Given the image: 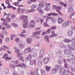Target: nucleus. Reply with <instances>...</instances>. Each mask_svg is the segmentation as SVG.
<instances>
[{"instance_id":"1","label":"nucleus","mask_w":75,"mask_h":75,"mask_svg":"<svg viewBox=\"0 0 75 75\" xmlns=\"http://www.w3.org/2000/svg\"><path fill=\"white\" fill-rule=\"evenodd\" d=\"M25 18V19L23 21V27L24 28H27V26L28 24V19H27L28 18V17L24 15H21L20 16V19H21V20H23V19Z\"/></svg>"},{"instance_id":"2","label":"nucleus","mask_w":75,"mask_h":75,"mask_svg":"<svg viewBox=\"0 0 75 75\" xmlns=\"http://www.w3.org/2000/svg\"><path fill=\"white\" fill-rule=\"evenodd\" d=\"M72 41H74L71 44V45L73 46L74 48L72 47V46L69 45H67V47L69 50H72V51H75V38H72Z\"/></svg>"},{"instance_id":"3","label":"nucleus","mask_w":75,"mask_h":75,"mask_svg":"<svg viewBox=\"0 0 75 75\" xmlns=\"http://www.w3.org/2000/svg\"><path fill=\"white\" fill-rule=\"evenodd\" d=\"M59 74L60 75H70V71L65 70L64 69H62L60 70Z\"/></svg>"},{"instance_id":"4","label":"nucleus","mask_w":75,"mask_h":75,"mask_svg":"<svg viewBox=\"0 0 75 75\" xmlns=\"http://www.w3.org/2000/svg\"><path fill=\"white\" fill-rule=\"evenodd\" d=\"M11 20V18H8V20L1 18V21H4L2 23V25H3V26H6L8 24L7 23H9V22Z\"/></svg>"},{"instance_id":"5","label":"nucleus","mask_w":75,"mask_h":75,"mask_svg":"<svg viewBox=\"0 0 75 75\" xmlns=\"http://www.w3.org/2000/svg\"><path fill=\"white\" fill-rule=\"evenodd\" d=\"M53 8L54 9H56V11L61 16H62V14L61 13L60 11L61 10V6H58L54 5H53L52 6Z\"/></svg>"},{"instance_id":"6","label":"nucleus","mask_w":75,"mask_h":75,"mask_svg":"<svg viewBox=\"0 0 75 75\" xmlns=\"http://www.w3.org/2000/svg\"><path fill=\"white\" fill-rule=\"evenodd\" d=\"M35 50V48L34 47L31 49L30 47H29L25 49L24 52L25 54L28 53V52H31L33 51L34 50Z\"/></svg>"},{"instance_id":"7","label":"nucleus","mask_w":75,"mask_h":75,"mask_svg":"<svg viewBox=\"0 0 75 75\" xmlns=\"http://www.w3.org/2000/svg\"><path fill=\"white\" fill-rule=\"evenodd\" d=\"M45 52V51L44 50V49L40 50V55L39 57H38V59L40 60V59H41L42 58H43V57H44V54Z\"/></svg>"},{"instance_id":"8","label":"nucleus","mask_w":75,"mask_h":75,"mask_svg":"<svg viewBox=\"0 0 75 75\" xmlns=\"http://www.w3.org/2000/svg\"><path fill=\"white\" fill-rule=\"evenodd\" d=\"M75 57L74 55L71 54L69 55L67 57V61H70L72 60V59H75Z\"/></svg>"},{"instance_id":"9","label":"nucleus","mask_w":75,"mask_h":75,"mask_svg":"<svg viewBox=\"0 0 75 75\" xmlns=\"http://www.w3.org/2000/svg\"><path fill=\"white\" fill-rule=\"evenodd\" d=\"M35 21L34 20H32L30 21L29 25L30 27H33L35 26Z\"/></svg>"},{"instance_id":"10","label":"nucleus","mask_w":75,"mask_h":75,"mask_svg":"<svg viewBox=\"0 0 75 75\" xmlns=\"http://www.w3.org/2000/svg\"><path fill=\"white\" fill-rule=\"evenodd\" d=\"M69 23H71V22H65L63 23L62 24V27H68V26H69Z\"/></svg>"},{"instance_id":"11","label":"nucleus","mask_w":75,"mask_h":75,"mask_svg":"<svg viewBox=\"0 0 75 75\" xmlns=\"http://www.w3.org/2000/svg\"><path fill=\"white\" fill-rule=\"evenodd\" d=\"M50 59L46 57L43 59V62L45 64H48L49 62Z\"/></svg>"},{"instance_id":"12","label":"nucleus","mask_w":75,"mask_h":75,"mask_svg":"<svg viewBox=\"0 0 75 75\" xmlns=\"http://www.w3.org/2000/svg\"><path fill=\"white\" fill-rule=\"evenodd\" d=\"M45 4L44 3V0H42V1H41L40 3L39 4L38 6L39 7H43L45 6L44 5Z\"/></svg>"},{"instance_id":"13","label":"nucleus","mask_w":75,"mask_h":75,"mask_svg":"<svg viewBox=\"0 0 75 75\" xmlns=\"http://www.w3.org/2000/svg\"><path fill=\"white\" fill-rule=\"evenodd\" d=\"M64 54L65 55H69L71 54V51L68 49H65L63 51Z\"/></svg>"},{"instance_id":"14","label":"nucleus","mask_w":75,"mask_h":75,"mask_svg":"<svg viewBox=\"0 0 75 75\" xmlns=\"http://www.w3.org/2000/svg\"><path fill=\"white\" fill-rule=\"evenodd\" d=\"M63 41L64 42H65V43H69V42H71L73 41L68 39H64Z\"/></svg>"},{"instance_id":"15","label":"nucleus","mask_w":75,"mask_h":75,"mask_svg":"<svg viewBox=\"0 0 75 75\" xmlns=\"http://www.w3.org/2000/svg\"><path fill=\"white\" fill-rule=\"evenodd\" d=\"M34 74L35 75H40V74H38V69L37 70H35L33 72V71H31L30 73V74H31V75H34V74Z\"/></svg>"},{"instance_id":"16","label":"nucleus","mask_w":75,"mask_h":75,"mask_svg":"<svg viewBox=\"0 0 75 75\" xmlns=\"http://www.w3.org/2000/svg\"><path fill=\"white\" fill-rule=\"evenodd\" d=\"M64 67L66 68H67L68 69H71V66L68 64V63H66L64 64Z\"/></svg>"},{"instance_id":"17","label":"nucleus","mask_w":75,"mask_h":75,"mask_svg":"<svg viewBox=\"0 0 75 75\" xmlns=\"http://www.w3.org/2000/svg\"><path fill=\"white\" fill-rule=\"evenodd\" d=\"M52 35H50V37L51 38L54 37H55V36H57V34H56L55 33V31L54 30H52Z\"/></svg>"},{"instance_id":"18","label":"nucleus","mask_w":75,"mask_h":75,"mask_svg":"<svg viewBox=\"0 0 75 75\" xmlns=\"http://www.w3.org/2000/svg\"><path fill=\"white\" fill-rule=\"evenodd\" d=\"M41 32V31L39 30L38 32H36L33 34V35L36 37L37 35H40V33Z\"/></svg>"},{"instance_id":"19","label":"nucleus","mask_w":75,"mask_h":75,"mask_svg":"<svg viewBox=\"0 0 75 75\" xmlns=\"http://www.w3.org/2000/svg\"><path fill=\"white\" fill-rule=\"evenodd\" d=\"M32 41L33 39L30 38H28L26 39V42L28 44H31Z\"/></svg>"},{"instance_id":"20","label":"nucleus","mask_w":75,"mask_h":75,"mask_svg":"<svg viewBox=\"0 0 75 75\" xmlns=\"http://www.w3.org/2000/svg\"><path fill=\"white\" fill-rule=\"evenodd\" d=\"M50 20L53 23H57V19L54 18L50 17Z\"/></svg>"},{"instance_id":"21","label":"nucleus","mask_w":75,"mask_h":75,"mask_svg":"<svg viewBox=\"0 0 75 75\" xmlns=\"http://www.w3.org/2000/svg\"><path fill=\"white\" fill-rule=\"evenodd\" d=\"M57 21L58 23L59 24H60L64 22V20L61 18H59L57 20Z\"/></svg>"},{"instance_id":"22","label":"nucleus","mask_w":75,"mask_h":75,"mask_svg":"<svg viewBox=\"0 0 75 75\" xmlns=\"http://www.w3.org/2000/svg\"><path fill=\"white\" fill-rule=\"evenodd\" d=\"M18 47L19 48L22 49H23V48H24V44L23 43H20L18 45Z\"/></svg>"},{"instance_id":"23","label":"nucleus","mask_w":75,"mask_h":75,"mask_svg":"<svg viewBox=\"0 0 75 75\" xmlns=\"http://www.w3.org/2000/svg\"><path fill=\"white\" fill-rule=\"evenodd\" d=\"M44 39L46 41L47 43L50 42V40H49V36L48 35H46L44 37Z\"/></svg>"},{"instance_id":"24","label":"nucleus","mask_w":75,"mask_h":75,"mask_svg":"<svg viewBox=\"0 0 75 75\" xmlns=\"http://www.w3.org/2000/svg\"><path fill=\"white\" fill-rule=\"evenodd\" d=\"M15 67H16L15 64H14L11 63L9 65V67L10 68L12 69H15Z\"/></svg>"},{"instance_id":"25","label":"nucleus","mask_w":75,"mask_h":75,"mask_svg":"<svg viewBox=\"0 0 75 75\" xmlns=\"http://www.w3.org/2000/svg\"><path fill=\"white\" fill-rule=\"evenodd\" d=\"M27 11L28 12V13H32V12L35 11V9H31L30 10L27 9Z\"/></svg>"},{"instance_id":"26","label":"nucleus","mask_w":75,"mask_h":75,"mask_svg":"<svg viewBox=\"0 0 75 75\" xmlns=\"http://www.w3.org/2000/svg\"><path fill=\"white\" fill-rule=\"evenodd\" d=\"M51 74H54L57 73V69H53L51 70Z\"/></svg>"},{"instance_id":"27","label":"nucleus","mask_w":75,"mask_h":75,"mask_svg":"<svg viewBox=\"0 0 75 75\" xmlns=\"http://www.w3.org/2000/svg\"><path fill=\"white\" fill-rule=\"evenodd\" d=\"M21 13L22 14H24V13H28V11H27V10H26L24 9H21Z\"/></svg>"},{"instance_id":"28","label":"nucleus","mask_w":75,"mask_h":75,"mask_svg":"<svg viewBox=\"0 0 75 75\" xmlns=\"http://www.w3.org/2000/svg\"><path fill=\"white\" fill-rule=\"evenodd\" d=\"M52 15H53V16H59V15L58 14H56L55 13H49L47 14V16H51Z\"/></svg>"},{"instance_id":"29","label":"nucleus","mask_w":75,"mask_h":75,"mask_svg":"<svg viewBox=\"0 0 75 75\" xmlns=\"http://www.w3.org/2000/svg\"><path fill=\"white\" fill-rule=\"evenodd\" d=\"M37 10L39 12H40V13L42 14H43L44 13V11H42V10L40 7H38L37 8Z\"/></svg>"},{"instance_id":"30","label":"nucleus","mask_w":75,"mask_h":75,"mask_svg":"<svg viewBox=\"0 0 75 75\" xmlns=\"http://www.w3.org/2000/svg\"><path fill=\"white\" fill-rule=\"evenodd\" d=\"M60 47L61 48H66V45H65V44L62 43L60 44L59 45Z\"/></svg>"},{"instance_id":"31","label":"nucleus","mask_w":75,"mask_h":75,"mask_svg":"<svg viewBox=\"0 0 75 75\" xmlns=\"http://www.w3.org/2000/svg\"><path fill=\"white\" fill-rule=\"evenodd\" d=\"M38 64L39 67H42L43 64L42 62L41 61H39L38 62Z\"/></svg>"},{"instance_id":"32","label":"nucleus","mask_w":75,"mask_h":75,"mask_svg":"<svg viewBox=\"0 0 75 75\" xmlns=\"http://www.w3.org/2000/svg\"><path fill=\"white\" fill-rule=\"evenodd\" d=\"M36 1L37 0H30V1H29L28 2V4H30L32 3V2H33L34 3H35V2H36Z\"/></svg>"},{"instance_id":"33","label":"nucleus","mask_w":75,"mask_h":75,"mask_svg":"<svg viewBox=\"0 0 75 75\" xmlns=\"http://www.w3.org/2000/svg\"><path fill=\"white\" fill-rule=\"evenodd\" d=\"M67 34L69 36L71 37L72 35V34H73V33L71 31H70L67 32Z\"/></svg>"},{"instance_id":"34","label":"nucleus","mask_w":75,"mask_h":75,"mask_svg":"<svg viewBox=\"0 0 75 75\" xmlns=\"http://www.w3.org/2000/svg\"><path fill=\"white\" fill-rule=\"evenodd\" d=\"M45 68L46 71L48 72V71H50V69H51V67H50V66H46Z\"/></svg>"},{"instance_id":"35","label":"nucleus","mask_w":75,"mask_h":75,"mask_svg":"<svg viewBox=\"0 0 75 75\" xmlns=\"http://www.w3.org/2000/svg\"><path fill=\"white\" fill-rule=\"evenodd\" d=\"M55 68H57V69H61L62 67L61 66L58 65H57L55 66Z\"/></svg>"},{"instance_id":"36","label":"nucleus","mask_w":75,"mask_h":75,"mask_svg":"<svg viewBox=\"0 0 75 75\" xmlns=\"http://www.w3.org/2000/svg\"><path fill=\"white\" fill-rule=\"evenodd\" d=\"M37 55H38V53L37 52H35L34 53H33L32 54V56L34 57V58H36L37 57Z\"/></svg>"},{"instance_id":"37","label":"nucleus","mask_w":75,"mask_h":75,"mask_svg":"<svg viewBox=\"0 0 75 75\" xmlns=\"http://www.w3.org/2000/svg\"><path fill=\"white\" fill-rule=\"evenodd\" d=\"M23 55L21 53H19L17 54V57L18 58H20L21 57H22Z\"/></svg>"},{"instance_id":"38","label":"nucleus","mask_w":75,"mask_h":75,"mask_svg":"<svg viewBox=\"0 0 75 75\" xmlns=\"http://www.w3.org/2000/svg\"><path fill=\"white\" fill-rule=\"evenodd\" d=\"M73 11V8H69L68 10V12L69 13H71Z\"/></svg>"},{"instance_id":"39","label":"nucleus","mask_w":75,"mask_h":75,"mask_svg":"<svg viewBox=\"0 0 75 75\" xmlns=\"http://www.w3.org/2000/svg\"><path fill=\"white\" fill-rule=\"evenodd\" d=\"M41 74L42 75H45V71L44 70L41 69Z\"/></svg>"},{"instance_id":"40","label":"nucleus","mask_w":75,"mask_h":75,"mask_svg":"<svg viewBox=\"0 0 75 75\" xmlns=\"http://www.w3.org/2000/svg\"><path fill=\"white\" fill-rule=\"evenodd\" d=\"M2 33L5 36H6L7 35V34H8V32L7 31L5 30L4 32H3Z\"/></svg>"},{"instance_id":"41","label":"nucleus","mask_w":75,"mask_h":75,"mask_svg":"<svg viewBox=\"0 0 75 75\" xmlns=\"http://www.w3.org/2000/svg\"><path fill=\"white\" fill-rule=\"evenodd\" d=\"M15 67H21V68H23V66L20 64L15 65Z\"/></svg>"},{"instance_id":"42","label":"nucleus","mask_w":75,"mask_h":75,"mask_svg":"<svg viewBox=\"0 0 75 75\" xmlns=\"http://www.w3.org/2000/svg\"><path fill=\"white\" fill-rule=\"evenodd\" d=\"M11 25H12V26H13V27H14L15 28L17 27L18 26L17 24L15 23H12Z\"/></svg>"},{"instance_id":"43","label":"nucleus","mask_w":75,"mask_h":75,"mask_svg":"<svg viewBox=\"0 0 75 75\" xmlns=\"http://www.w3.org/2000/svg\"><path fill=\"white\" fill-rule=\"evenodd\" d=\"M11 25H12V26H13V27H14L15 28L17 27L18 26L17 24L15 23H12Z\"/></svg>"},{"instance_id":"44","label":"nucleus","mask_w":75,"mask_h":75,"mask_svg":"<svg viewBox=\"0 0 75 75\" xmlns=\"http://www.w3.org/2000/svg\"><path fill=\"white\" fill-rule=\"evenodd\" d=\"M6 28H11V25L8 23L6 26Z\"/></svg>"},{"instance_id":"45","label":"nucleus","mask_w":75,"mask_h":75,"mask_svg":"<svg viewBox=\"0 0 75 75\" xmlns=\"http://www.w3.org/2000/svg\"><path fill=\"white\" fill-rule=\"evenodd\" d=\"M15 41L17 43H18L20 42V39L18 38H16L15 40Z\"/></svg>"},{"instance_id":"46","label":"nucleus","mask_w":75,"mask_h":75,"mask_svg":"<svg viewBox=\"0 0 75 75\" xmlns=\"http://www.w3.org/2000/svg\"><path fill=\"white\" fill-rule=\"evenodd\" d=\"M19 62L18 60H16L14 62V64H15V66L16 65H18V64Z\"/></svg>"},{"instance_id":"47","label":"nucleus","mask_w":75,"mask_h":75,"mask_svg":"<svg viewBox=\"0 0 75 75\" xmlns=\"http://www.w3.org/2000/svg\"><path fill=\"white\" fill-rule=\"evenodd\" d=\"M6 42H9V40H10V39L8 37H7L6 38V39L5 40Z\"/></svg>"},{"instance_id":"48","label":"nucleus","mask_w":75,"mask_h":75,"mask_svg":"<svg viewBox=\"0 0 75 75\" xmlns=\"http://www.w3.org/2000/svg\"><path fill=\"white\" fill-rule=\"evenodd\" d=\"M37 7V6L35 4L32 5L31 6V7L32 8H35V7Z\"/></svg>"},{"instance_id":"49","label":"nucleus","mask_w":75,"mask_h":75,"mask_svg":"<svg viewBox=\"0 0 75 75\" xmlns=\"http://www.w3.org/2000/svg\"><path fill=\"white\" fill-rule=\"evenodd\" d=\"M14 36H15V35H11V40H14Z\"/></svg>"},{"instance_id":"50","label":"nucleus","mask_w":75,"mask_h":75,"mask_svg":"<svg viewBox=\"0 0 75 75\" xmlns=\"http://www.w3.org/2000/svg\"><path fill=\"white\" fill-rule=\"evenodd\" d=\"M58 62L59 64V65H62V61H61V60H59Z\"/></svg>"},{"instance_id":"51","label":"nucleus","mask_w":75,"mask_h":75,"mask_svg":"<svg viewBox=\"0 0 75 75\" xmlns=\"http://www.w3.org/2000/svg\"><path fill=\"white\" fill-rule=\"evenodd\" d=\"M0 38H1L2 39H4V35L1 33H0Z\"/></svg>"},{"instance_id":"52","label":"nucleus","mask_w":75,"mask_h":75,"mask_svg":"<svg viewBox=\"0 0 75 75\" xmlns=\"http://www.w3.org/2000/svg\"><path fill=\"white\" fill-rule=\"evenodd\" d=\"M15 52L18 54H19V52H20V50L18 49H16Z\"/></svg>"},{"instance_id":"53","label":"nucleus","mask_w":75,"mask_h":75,"mask_svg":"<svg viewBox=\"0 0 75 75\" xmlns=\"http://www.w3.org/2000/svg\"><path fill=\"white\" fill-rule=\"evenodd\" d=\"M57 28V27H56V26H52L51 28V30H55L56 29V28Z\"/></svg>"},{"instance_id":"54","label":"nucleus","mask_w":75,"mask_h":75,"mask_svg":"<svg viewBox=\"0 0 75 75\" xmlns=\"http://www.w3.org/2000/svg\"><path fill=\"white\" fill-rule=\"evenodd\" d=\"M17 11L18 13V14H20V13H21V12H20V11H21V10H20V8H18L17 9Z\"/></svg>"},{"instance_id":"55","label":"nucleus","mask_w":75,"mask_h":75,"mask_svg":"<svg viewBox=\"0 0 75 75\" xmlns=\"http://www.w3.org/2000/svg\"><path fill=\"white\" fill-rule=\"evenodd\" d=\"M20 59L21 61L22 62H24V58L23 57H21L20 58Z\"/></svg>"},{"instance_id":"56","label":"nucleus","mask_w":75,"mask_h":75,"mask_svg":"<svg viewBox=\"0 0 75 75\" xmlns=\"http://www.w3.org/2000/svg\"><path fill=\"white\" fill-rule=\"evenodd\" d=\"M19 35L20 36H21V37H25L27 36V35H26V34H20Z\"/></svg>"},{"instance_id":"57","label":"nucleus","mask_w":75,"mask_h":75,"mask_svg":"<svg viewBox=\"0 0 75 75\" xmlns=\"http://www.w3.org/2000/svg\"><path fill=\"white\" fill-rule=\"evenodd\" d=\"M30 64L31 65H33L34 64V63L33 62V61L32 60H30Z\"/></svg>"},{"instance_id":"58","label":"nucleus","mask_w":75,"mask_h":75,"mask_svg":"<svg viewBox=\"0 0 75 75\" xmlns=\"http://www.w3.org/2000/svg\"><path fill=\"white\" fill-rule=\"evenodd\" d=\"M45 6H47V7H49V6H51V4L50 3H46L45 4Z\"/></svg>"},{"instance_id":"59","label":"nucleus","mask_w":75,"mask_h":75,"mask_svg":"<svg viewBox=\"0 0 75 75\" xmlns=\"http://www.w3.org/2000/svg\"><path fill=\"white\" fill-rule=\"evenodd\" d=\"M19 4V2H18L13 3V4L15 5L16 6H18V5Z\"/></svg>"},{"instance_id":"60","label":"nucleus","mask_w":75,"mask_h":75,"mask_svg":"<svg viewBox=\"0 0 75 75\" xmlns=\"http://www.w3.org/2000/svg\"><path fill=\"white\" fill-rule=\"evenodd\" d=\"M5 3L6 4H8V5H10V4H9V0H7Z\"/></svg>"},{"instance_id":"61","label":"nucleus","mask_w":75,"mask_h":75,"mask_svg":"<svg viewBox=\"0 0 75 75\" xmlns=\"http://www.w3.org/2000/svg\"><path fill=\"white\" fill-rule=\"evenodd\" d=\"M44 25L45 27H49V25L47 23H44Z\"/></svg>"},{"instance_id":"62","label":"nucleus","mask_w":75,"mask_h":75,"mask_svg":"<svg viewBox=\"0 0 75 75\" xmlns=\"http://www.w3.org/2000/svg\"><path fill=\"white\" fill-rule=\"evenodd\" d=\"M20 74L21 75H24V71H23V70L21 71Z\"/></svg>"},{"instance_id":"63","label":"nucleus","mask_w":75,"mask_h":75,"mask_svg":"<svg viewBox=\"0 0 75 75\" xmlns=\"http://www.w3.org/2000/svg\"><path fill=\"white\" fill-rule=\"evenodd\" d=\"M8 69H6L5 70V72H6V74H8Z\"/></svg>"},{"instance_id":"64","label":"nucleus","mask_w":75,"mask_h":75,"mask_svg":"<svg viewBox=\"0 0 75 75\" xmlns=\"http://www.w3.org/2000/svg\"><path fill=\"white\" fill-rule=\"evenodd\" d=\"M71 64L72 65H75V60H74L72 62Z\"/></svg>"}]
</instances>
